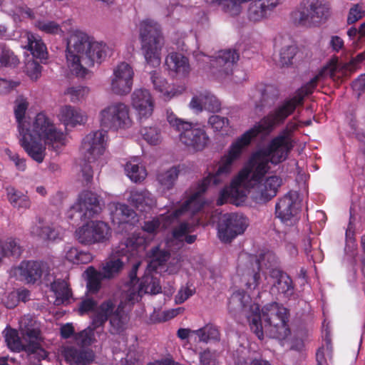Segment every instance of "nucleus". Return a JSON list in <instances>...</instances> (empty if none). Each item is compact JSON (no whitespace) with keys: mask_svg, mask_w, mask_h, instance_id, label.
<instances>
[{"mask_svg":"<svg viewBox=\"0 0 365 365\" xmlns=\"http://www.w3.org/2000/svg\"><path fill=\"white\" fill-rule=\"evenodd\" d=\"M302 103V96L296 92L293 97L279 103L259 122L234 140L218 161L216 171L203 178L192 191L190 198V202H193V210H200L203 207L205 202L202 195L208 186L220 185L229 178L235 163L240 158L254 138L259 134H269L277 126L283 124L296 108Z\"/></svg>","mask_w":365,"mask_h":365,"instance_id":"1","label":"nucleus"},{"mask_svg":"<svg viewBox=\"0 0 365 365\" xmlns=\"http://www.w3.org/2000/svg\"><path fill=\"white\" fill-rule=\"evenodd\" d=\"M259 149L251 156L248 164L245 166L232 179L230 185L220 192L217 204L223 205L226 202L239 205L244 202L252 189V198L258 203L266 202L276 196L282 185L281 177L272 175L265 177L270 170L269 163H273L269 155L259 156Z\"/></svg>","mask_w":365,"mask_h":365,"instance_id":"2","label":"nucleus"},{"mask_svg":"<svg viewBox=\"0 0 365 365\" xmlns=\"http://www.w3.org/2000/svg\"><path fill=\"white\" fill-rule=\"evenodd\" d=\"M29 98L18 95L14 101V113L17 123L18 139L27 155L41 163L46 155V146L58 151L66 144V134L58 129L53 120L43 113H38L32 124L26 117Z\"/></svg>","mask_w":365,"mask_h":365,"instance_id":"3","label":"nucleus"},{"mask_svg":"<svg viewBox=\"0 0 365 365\" xmlns=\"http://www.w3.org/2000/svg\"><path fill=\"white\" fill-rule=\"evenodd\" d=\"M107 48L106 43L95 41L85 32L73 31L67 41V66L76 76L83 77L88 68L106 58Z\"/></svg>","mask_w":365,"mask_h":365,"instance_id":"4","label":"nucleus"},{"mask_svg":"<svg viewBox=\"0 0 365 365\" xmlns=\"http://www.w3.org/2000/svg\"><path fill=\"white\" fill-rule=\"evenodd\" d=\"M247 319L251 329L260 340L264 339V329L270 337L279 340H284L290 335L288 310L277 302L266 304L262 310L257 304H253Z\"/></svg>","mask_w":365,"mask_h":365,"instance_id":"5","label":"nucleus"},{"mask_svg":"<svg viewBox=\"0 0 365 365\" xmlns=\"http://www.w3.org/2000/svg\"><path fill=\"white\" fill-rule=\"evenodd\" d=\"M19 330L21 337L16 329H5V341L9 349L16 352L26 351L36 354L39 360L46 359L48 356L46 341L37 321L30 315L24 316L19 321Z\"/></svg>","mask_w":365,"mask_h":365,"instance_id":"6","label":"nucleus"},{"mask_svg":"<svg viewBox=\"0 0 365 365\" xmlns=\"http://www.w3.org/2000/svg\"><path fill=\"white\" fill-rule=\"evenodd\" d=\"M141 50L147 64L157 67L160 64L164 37L160 25L151 19L140 21L138 26Z\"/></svg>","mask_w":365,"mask_h":365,"instance_id":"7","label":"nucleus"},{"mask_svg":"<svg viewBox=\"0 0 365 365\" xmlns=\"http://www.w3.org/2000/svg\"><path fill=\"white\" fill-rule=\"evenodd\" d=\"M166 118L170 125L179 133L180 141L189 150L202 152L209 147L211 140L203 126L178 118L168 110Z\"/></svg>","mask_w":365,"mask_h":365,"instance_id":"8","label":"nucleus"},{"mask_svg":"<svg viewBox=\"0 0 365 365\" xmlns=\"http://www.w3.org/2000/svg\"><path fill=\"white\" fill-rule=\"evenodd\" d=\"M365 60V51L358 54L348 63L339 61L338 58H331L308 83L300 88L296 92L301 96L302 101L304 98L311 94L317 86L319 81L328 77L335 80L349 75L355 71L360 63Z\"/></svg>","mask_w":365,"mask_h":365,"instance_id":"9","label":"nucleus"},{"mask_svg":"<svg viewBox=\"0 0 365 365\" xmlns=\"http://www.w3.org/2000/svg\"><path fill=\"white\" fill-rule=\"evenodd\" d=\"M123 302L117 306V302L114 299H109L103 302L95 310L92 317V324L94 328L103 326L109 319V331L113 334L123 333L126 329L128 317L123 310Z\"/></svg>","mask_w":365,"mask_h":365,"instance_id":"10","label":"nucleus"},{"mask_svg":"<svg viewBox=\"0 0 365 365\" xmlns=\"http://www.w3.org/2000/svg\"><path fill=\"white\" fill-rule=\"evenodd\" d=\"M297 128V124L296 123L289 121L277 135L272 138L265 146L259 149L258 155H269L271 161L274 164H279L285 161L294 147L292 133Z\"/></svg>","mask_w":365,"mask_h":365,"instance_id":"11","label":"nucleus"},{"mask_svg":"<svg viewBox=\"0 0 365 365\" xmlns=\"http://www.w3.org/2000/svg\"><path fill=\"white\" fill-rule=\"evenodd\" d=\"M140 265V262L133 264L129 273V281L123 288V299L131 304L138 302L144 294H156L161 290L158 279L149 274H145L139 283L137 271Z\"/></svg>","mask_w":365,"mask_h":365,"instance_id":"12","label":"nucleus"},{"mask_svg":"<svg viewBox=\"0 0 365 365\" xmlns=\"http://www.w3.org/2000/svg\"><path fill=\"white\" fill-rule=\"evenodd\" d=\"M101 125L118 130L130 128L133 124L129 106L123 102H113L103 108L99 114Z\"/></svg>","mask_w":365,"mask_h":365,"instance_id":"13","label":"nucleus"},{"mask_svg":"<svg viewBox=\"0 0 365 365\" xmlns=\"http://www.w3.org/2000/svg\"><path fill=\"white\" fill-rule=\"evenodd\" d=\"M193 202H190L189 197L178 209L173 212L160 215L150 220L144 222L143 230L147 233L155 235L160 230L165 229L181 218L192 216L199 210H193Z\"/></svg>","mask_w":365,"mask_h":365,"instance_id":"14","label":"nucleus"},{"mask_svg":"<svg viewBox=\"0 0 365 365\" xmlns=\"http://www.w3.org/2000/svg\"><path fill=\"white\" fill-rule=\"evenodd\" d=\"M109 225L101 220H93L79 227L75 232V236L79 243L84 245L103 243L111 237Z\"/></svg>","mask_w":365,"mask_h":365,"instance_id":"15","label":"nucleus"},{"mask_svg":"<svg viewBox=\"0 0 365 365\" xmlns=\"http://www.w3.org/2000/svg\"><path fill=\"white\" fill-rule=\"evenodd\" d=\"M101 206L98 196L91 191H83L78 195L76 202L67 212V216L70 219H74L76 214L80 219H90L99 214Z\"/></svg>","mask_w":365,"mask_h":365,"instance_id":"16","label":"nucleus"},{"mask_svg":"<svg viewBox=\"0 0 365 365\" xmlns=\"http://www.w3.org/2000/svg\"><path fill=\"white\" fill-rule=\"evenodd\" d=\"M107 140V132L103 130L91 132L85 136L81 150L89 163L98 161V165L103 164L101 156L105 153Z\"/></svg>","mask_w":365,"mask_h":365,"instance_id":"17","label":"nucleus"},{"mask_svg":"<svg viewBox=\"0 0 365 365\" xmlns=\"http://www.w3.org/2000/svg\"><path fill=\"white\" fill-rule=\"evenodd\" d=\"M201 56L205 58L202 61H209L213 68V74L220 81L232 74L234 66L239 59L238 53L235 50L230 49L221 51L215 58H211L200 53L195 56L197 61L201 60Z\"/></svg>","mask_w":365,"mask_h":365,"instance_id":"18","label":"nucleus"},{"mask_svg":"<svg viewBox=\"0 0 365 365\" xmlns=\"http://www.w3.org/2000/svg\"><path fill=\"white\" fill-rule=\"evenodd\" d=\"M134 71L131 66L122 62L114 67L110 77V91L117 96H126L132 90Z\"/></svg>","mask_w":365,"mask_h":365,"instance_id":"19","label":"nucleus"},{"mask_svg":"<svg viewBox=\"0 0 365 365\" xmlns=\"http://www.w3.org/2000/svg\"><path fill=\"white\" fill-rule=\"evenodd\" d=\"M248 225L247 219L243 215L225 214L218 224V237L224 242H229L237 235L244 233Z\"/></svg>","mask_w":365,"mask_h":365,"instance_id":"20","label":"nucleus"},{"mask_svg":"<svg viewBox=\"0 0 365 365\" xmlns=\"http://www.w3.org/2000/svg\"><path fill=\"white\" fill-rule=\"evenodd\" d=\"M298 198L297 192L290 191L276 204V215L287 225H293L298 220L297 215L300 207Z\"/></svg>","mask_w":365,"mask_h":365,"instance_id":"21","label":"nucleus"},{"mask_svg":"<svg viewBox=\"0 0 365 365\" xmlns=\"http://www.w3.org/2000/svg\"><path fill=\"white\" fill-rule=\"evenodd\" d=\"M131 105L137 119L142 123L152 116L155 103L149 90L136 88L131 94Z\"/></svg>","mask_w":365,"mask_h":365,"instance_id":"22","label":"nucleus"},{"mask_svg":"<svg viewBox=\"0 0 365 365\" xmlns=\"http://www.w3.org/2000/svg\"><path fill=\"white\" fill-rule=\"evenodd\" d=\"M29 233L39 240L54 241L60 237L61 230L53 223L47 222L41 217H36L29 228Z\"/></svg>","mask_w":365,"mask_h":365,"instance_id":"23","label":"nucleus"},{"mask_svg":"<svg viewBox=\"0 0 365 365\" xmlns=\"http://www.w3.org/2000/svg\"><path fill=\"white\" fill-rule=\"evenodd\" d=\"M274 259V257L269 252L265 253L260 256L259 259H255L253 257H251L250 262L252 269H248L246 272V274L250 277L246 282V286L250 289H255L259 284L260 274L259 272L262 271L264 274V267L266 269L269 267L265 262L266 261L269 264L271 261Z\"/></svg>","mask_w":365,"mask_h":365,"instance_id":"24","label":"nucleus"},{"mask_svg":"<svg viewBox=\"0 0 365 365\" xmlns=\"http://www.w3.org/2000/svg\"><path fill=\"white\" fill-rule=\"evenodd\" d=\"M267 269H269V278L273 279L272 292H274L276 289L279 294L287 299L292 296L294 287L291 278L279 269L272 268V263L269 264Z\"/></svg>","mask_w":365,"mask_h":365,"instance_id":"25","label":"nucleus"},{"mask_svg":"<svg viewBox=\"0 0 365 365\" xmlns=\"http://www.w3.org/2000/svg\"><path fill=\"white\" fill-rule=\"evenodd\" d=\"M108 207L114 225L134 224L138 221L135 212L125 204L113 202Z\"/></svg>","mask_w":365,"mask_h":365,"instance_id":"26","label":"nucleus"},{"mask_svg":"<svg viewBox=\"0 0 365 365\" xmlns=\"http://www.w3.org/2000/svg\"><path fill=\"white\" fill-rule=\"evenodd\" d=\"M190 108L196 112H201L203 109L218 112L221 108V103L216 96L207 91H204L192 98Z\"/></svg>","mask_w":365,"mask_h":365,"instance_id":"27","label":"nucleus"},{"mask_svg":"<svg viewBox=\"0 0 365 365\" xmlns=\"http://www.w3.org/2000/svg\"><path fill=\"white\" fill-rule=\"evenodd\" d=\"M128 201L140 212H148L156 205V200L148 190H132Z\"/></svg>","mask_w":365,"mask_h":365,"instance_id":"28","label":"nucleus"},{"mask_svg":"<svg viewBox=\"0 0 365 365\" xmlns=\"http://www.w3.org/2000/svg\"><path fill=\"white\" fill-rule=\"evenodd\" d=\"M15 274L27 283H35L42 275V264L36 261H23L15 269Z\"/></svg>","mask_w":365,"mask_h":365,"instance_id":"29","label":"nucleus"},{"mask_svg":"<svg viewBox=\"0 0 365 365\" xmlns=\"http://www.w3.org/2000/svg\"><path fill=\"white\" fill-rule=\"evenodd\" d=\"M150 79L155 90L160 93L161 96L166 101L181 94L184 91L183 86L169 85L165 78L157 71L150 73Z\"/></svg>","mask_w":365,"mask_h":365,"instance_id":"30","label":"nucleus"},{"mask_svg":"<svg viewBox=\"0 0 365 365\" xmlns=\"http://www.w3.org/2000/svg\"><path fill=\"white\" fill-rule=\"evenodd\" d=\"M62 353L66 361L71 365H90L95 358L92 351L73 346L63 347Z\"/></svg>","mask_w":365,"mask_h":365,"instance_id":"31","label":"nucleus"},{"mask_svg":"<svg viewBox=\"0 0 365 365\" xmlns=\"http://www.w3.org/2000/svg\"><path fill=\"white\" fill-rule=\"evenodd\" d=\"M59 120L66 126L83 124L87 120L86 115L80 109L70 105L62 106L58 115Z\"/></svg>","mask_w":365,"mask_h":365,"instance_id":"32","label":"nucleus"},{"mask_svg":"<svg viewBox=\"0 0 365 365\" xmlns=\"http://www.w3.org/2000/svg\"><path fill=\"white\" fill-rule=\"evenodd\" d=\"M150 240L147 239L143 233H134L129 237L125 243H122L119 246V252L122 255H125L127 252H131L135 255V251L138 253L145 250L146 246L149 244Z\"/></svg>","mask_w":365,"mask_h":365,"instance_id":"33","label":"nucleus"},{"mask_svg":"<svg viewBox=\"0 0 365 365\" xmlns=\"http://www.w3.org/2000/svg\"><path fill=\"white\" fill-rule=\"evenodd\" d=\"M165 63L170 71L185 77L190 71V66L187 57L180 53L173 52L166 57Z\"/></svg>","mask_w":365,"mask_h":365,"instance_id":"34","label":"nucleus"},{"mask_svg":"<svg viewBox=\"0 0 365 365\" xmlns=\"http://www.w3.org/2000/svg\"><path fill=\"white\" fill-rule=\"evenodd\" d=\"M251 304L250 297L244 292L237 291L234 292L230 297L228 302V309L232 315L237 313L246 312L249 309L250 311Z\"/></svg>","mask_w":365,"mask_h":365,"instance_id":"35","label":"nucleus"},{"mask_svg":"<svg viewBox=\"0 0 365 365\" xmlns=\"http://www.w3.org/2000/svg\"><path fill=\"white\" fill-rule=\"evenodd\" d=\"M25 36L27 44L24 47L31 51L33 56L40 59H46L47 48L41 38L31 32L26 33Z\"/></svg>","mask_w":365,"mask_h":365,"instance_id":"36","label":"nucleus"},{"mask_svg":"<svg viewBox=\"0 0 365 365\" xmlns=\"http://www.w3.org/2000/svg\"><path fill=\"white\" fill-rule=\"evenodd\" d=\"M179 174L180 170L175 166L159 172L156 179L160 189L163 192L173 189L178 180Z\"/></svg>","mask_w":365,"mask_h":365,"instance_id":"37","label":"nucleus"},{"mask_svg":"<svg viewBox=\"0 0 365 365\" xmlns=\"http://www.w3.org/2000/svg\"><path fill=\"white\" fill-rule=\"evenodd\" d=\"M22 252V247L19 240L13 237L6 240L0 238V264L4 259L11 256L19 257Z\"/></svg>","mask_w":365,"mask_h":365,"instance_id":"38","label":"nucleus"},{"mask_svg":"<svg viewBox=\"0 0 365 365\" xmlns=\"http://www.w3.org/2000/svg\"><path fill=\"white\" fill-rule=\"evenodd\" d=\"M127 176L135 182L144 180L147 176V171L141 164L138 158H133L125 166Z\"/></svg>","mask_w":365,"mask_h":365,"instance_id":"39","label":"nucleus"},{"mask_svg":"<svg viewBox=\"0 0 365 365\" xmlns=\"http://www.w3.org/2000/svg\"><path fill=\"white\" fill-rule=\"evenodd\" d=\"M6 196L10 204L15 208L29 209L31 206V201L27 195L15 187L9 186L6 187Z\"/></svg>","mask_w":365,"mask_h":365,"instance_id":"40","label":"nucleus"},{"mask_svg":"<svg viewBox=\"0 0 365 365\" xmlns=\"http://www.w3.org/2000/svg\"><path fill=\"white\" fill-rule=\"evenodd\" d=\"M63 252L64 258L73 264H87L91 262L93 257L91 252L71 246L66 247Z\"/></svg>","mask_w":365,"mask_h":365,"instance_id":"41","label":"nucleus"},{"mask_svg":"<svg viewBox=\"0 0 365 365\" xmlns=\"http://www.w3.org/2000/svg\"><path fill=\"white\" fill-rule=\"evenodd\" d=\"M51 289L56 296L55 304L60 305L67 302L71 297V291L65 279H58L51 284Z\"/></svg>","mask_w":365,"mask_h":365,"instance_id":"42","label":"nucleus"},{"mask_svg":"<svg viewBox=\"0 0 365 365\" xmlns=\"http://www.w3.org/2000/svg\"><path fill=\"white\" fill-rule=\"evenodd\" d=\"M192 334L197 337V340L200 342L219 341L220 339V334L218 329L212 324H207L202 328L193 330Z\"/></svg>","mask_w":365,"mask_h":365,"instance_id":"43","label":"nucleus"},{"mask_svg":"<svg viewBox=\"0 0 365 365\" xmlns=\"http://www.w3.org/2000/svg\"><path fill=\"white\" fill-rule=\"evenodd\" d=\"M309 0L302 2L292 13V19L294 24L309 26L312 24L309 9Z\"/></svg>","mask_w":365,"mask_h":365,"instance_id":"44","label":"nucleus"},{"mask_svg":"<svg viewBox=\"0 0 365 365\" xmlns=\"http://www.w3.org/2000/svg\"><path fill=\"white\" fill-rule=\"evenodd\" d=\"M270 14L262 0L252 2L248 9V18L253 22H258L267 19Z\"/></svg>","mask_w":365,"mask_h":365,"instance_id":"45","label":"nucleus"},{"mask_svg":"<svg viewBox=\"0 0 365 365\" xmlns=\"http://www.w3.org/2000/svg\"><path fill=\"white\" fill-rule=\"evenodd\" d=\"M192 231V226L190 224L186 222H181L173 230L172 237L168 242V246L171 247L173 245L176 244L180 247L183 245L185 236Z\"/></svg>","mask_w":365,"mask_h":365,"instance_id":"46","label":"nucleus"},{"mask_svg":"<svg viewBox=\"0 0 365 365\" xmlns=\"http://www.w3.org/2000/svg\"><path fill=\"white\" fill-rule=\"evenodd\" d=\"M310 16L312 24L326 19L329 14V7L319 0H309Z\"/></svg>","mask_w":365,"mask_h":365,"instance_id":"47","label":"nucleus"},{"mask_svg":"<svg viewBox=\"0 0 365 365\" xmlns=\"http://www.w3.org/2000/svg\"><path fill=\"white\" fill-rule=\"evenodd\" d=\"M207 123L215 133H218L222 135L229 134L230 125L228 118L218 115H212L208 118Z\"/></svg>","mask_w":365,"mask_h":365,"instance_id":"48","label":"nucleus"},{"mask_svg":"<svg viewBox=\"0 0 365 365\" xmlns=\"http://www.w3.org/2000/svg\"><path fill=\"white\" fill-rule=\"evenodd\" d=\"M19 63L18 57L5 44H0V66L15 67Z\"/></svg>","mask_w":365,"mask_h":365,"instance_id":"49","label":"nucleus"},{"mask_svg":"<svg viewBox=\"0 0 365 365\" xmlns=\"http://www.w3.org/2000/svg\"><path fill=\"white\" fill-rule=\"evenodd\" d=\"M87 278V287L91 292H97L100 288L101 280L104 278L102 272L96 271L93 267H89L85 272Z\"/></svg>","mask_w":365,"mask_h":365,"instance_id":"50","label":"nucleus"},{"mask_svg":"<svg viewBox=\"0 0 365 365\" xmlns=\"http://www.w3.org/2000/svg\"><path fill=\"white\" fill-rule=\"evenodd\" d=\"M89 92L90 89L88 87L76 86L68 88L65 93L69 97L71 101L77 103L84 100Z\"/></svg>","mask_w":365,"mask_h":365,"instance_id":"51","label":"nucleus"},{"mask_svg":"<svg viewBox=\"0 0 365 365\" xmlns=\"http://www.w3.org/2000/svg\"><path fill=\"white\" fill-rule=\"evenodd\" d=\"M34 26L39 31L48 34L56 35L63 32L61 26L53 21H36L34 24Z\"/></svg>","mask_w":365,"mask_h":365,"instance_id":"52","label":"nucleus"},{"mask_svg":"<svg viewBox=\"0 0 365 365\" xmlns=\"http://www.w3.org/2000/svg\"><path fill=\"white\" fill-rule=\"evenodd\" d=\"M297 53V48L289 45L284 46L279 51V58L277 61L281 67L289 66L292 63V60Z\"/></svg>","mask_w":365,"mask_h":365,"instance_id":"53","label":"nucleus"},{"mask_svg":"<svg viewBox=\"0 0 365 365\" xmlns=\"http://www.w3.org/2000/svg\"><path fill=\"white\" fill-rule=\"evenodd\" d=\"M332 346L327 341L324 346L320 347L316 354L317 365H329L331 362Z\"/></svg>","mask_w":365,"mask_h":365,"instance_id":"54","label":"nucleus"},{"mask_svg":"<svg viewBox=\"0 0 365 365\" xmlns=\"http://www.w3.org/2000/svg\"><path fill=\"white\" fill-rule=\"evenodd\" d=\"M140 133L145 140L150 145H157L161 141V133L156 127H144Z\"/></svg>","mask_w":365,"mask_h":365,"instance_id":"55","label":"nucleus"},{"mask_svg":"<svg viewBox=\"0 0 365 365\" xmlns=\"http://www.w3.org/2000/svg\"><path fill=\"white\" fill-rule=\"evenodd\" d=\"M123 262L120 259L110 260L103 267L102 273L104 278H111L123 268Z\"/></svg>","mask_w":365,"mask_h":365,"instance_id":"56","label":"nucleus"},{"mask_svg":"<svg viewBox=\"0 0 365 365\" xmlns=\"http://www.w3.org/2000/svg\"><path fill=\"white\" fill-rule=\"evenodd\" d=\"M41 66L33 59L28 60L25 64V72L32 80H37L41 74Z\"/></svg>","mask_w":365,"mask_h":365,"instance_id":"57","label":"nucleus"},{"mask_svg":"<svg viewBox=\"0 0 365 365\" xmlns=\"http://www.w3.org/2000/svg\"><path fill=\"white\" fill-rule=\"evenodd\" d=\"M96 328L93 327L91 324V327H88L84 330L80 331L75 336V340L78 344L86 346L89 345L93 336V330Z\"/></svg>","mask_w":365,"mask_h":365,"instance_id":"58","label":"nucleus"},{"mask_svg":"<svg viewBox=\"0 0 365 365\" xmlns=\"http://www.w3.org/2000/svg\"><path fill=\"white\" fill-rule=\"evenodd\" d=\"M195 294V289L191 286L186 284L181 287L175 297V302L178 304H180L189 299Z\"/></svg>","mask_w":365,"mask_h":365,"instance_id":"59","label":"nucleus"},{"mask_svg":"<svg viewBox=\"0 0 365 365\" xmlns=\"http://www.w3.org/2000/svg\"><path fill=\"white\" fill-rule=\"evenodd\" d=\"M365 15V11L359 4H355L350 10L347 18V23L351 24L359 21Z\"/></svg>","mask_w":365,"mask_h":365,"instance_id":"60","label":"nucleus"},{"mask_svg":"<svg viewBox=\"0 0 365 365\" xmlns=\"http://www.w3.org/2000/svg\"><path fill=\"white\" fill-rule=\"evenodd\" d=\"M13 16L14 21H21L24 18L33 19L35 17L33 11L26 6L16 7Z\"/></svg>","mask_w":365,"mask_h":365,"instance_id":"61","label":"nucleus"},{"mask_svg":"<svg viewBox=\"0 0 365 365\" xmlns=\"http://www.w3.org/2000/svg\"><path fill=\"white\" fill-rule=\"evenodd\" d=\"M170 253L165 250H161L158 247H153L149 252V256L153 261L160 264L165 262L169 258Z\"/></svg>","mask_w":365,"mask_h":365,"instance_id":"62","label":"nucleus"},{"mask_svg":"<svg viewBox=\"0 0 365 365\" xmlns=\"http://www.w3.org/2000/svg\"><path fill=\"white\" fill-rule=\"evenodd\" d=\"M200 361L201 365H218L215 354L209 350L200 353Z\"/></svg>","mask_w":365,"mask_h":365,"instance_id":"63","label":"nucleus"},{"mask_svg":"<svg viewBox=\"0 0 365 365\" xmlns=\"http://www.w3.org/2000/svg\"><path fill=\"white\" fill-rule=\"evenodd\" d=\"M141 360V354L139 352L130 350L126 354L125 361V365H139V361Z\"/></svg>","mask_w":365,"mask_h":365,"instance_id":"64","label":"nucleus"}]
</instances>
